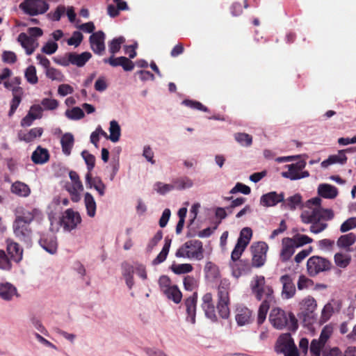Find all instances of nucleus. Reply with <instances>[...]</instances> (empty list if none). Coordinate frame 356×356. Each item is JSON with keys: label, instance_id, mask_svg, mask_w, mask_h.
Instances as JSON below:
<instances>
[{"label": "nucleus", "instance_id": "nucleus-25", "mask_svg": "<svg viewBox=\"0 0 356 356\" xmlns=\"http://www.w3.org/2000/svg\"><path fill=\"white\" fill-rule=\"evenodd\" d=\"M232 275L238 277L242 275L248 274L251 270V266L246 260H239L232 265Z\"/></svg>", "mask_w": 356, "mask_h": 356}, {"label": "nucleus", "instance_id": "nucleus-4", "mask_svg": "<svg viewBox=\"0 0 356 356\" xmlns=\"http://www.w3.org/2000/svg\"><path fill=\"white\" fill-rule=\"evenodd\" d=\"M250 286L252 294L258 300L271 299L273 289L266 284L265 277L263 275H255L251 280Z\"/></svg>", "mask_w": 356, "mask_h": 356}, {"label": "nucleus", "instance_id": "nucleus-26", "mask_svg": "<svg viewBox=\"0 0 356 356\" xmlns=\"http://www.w3.org/2000/svg\"><path fill=\"white\" fill-rule=\"evenodd\" d=\"M318 194L326 199H334L338 195V189L334 186L328 184H319Z\"/></svg>", "mask_w": 356, "mask_h": 356}, {"label": "nucleus", "instance_id": "nucleus-52", "mask_svg": "<svg viewBox=\"0 0 356 356\" xmlns=\"http://www.w3.org/2000/svg\"><path fill=\"white\" fill-rule=\"evenodd\" d=\"M325 344L317 339L312 341L309 350L312 356H321V353Z\"/></svg>", "mask_w": 356, "mask_h": 356}, {"label": "nucleus", "instance_id": "nucleus-36", "mask_svg": "<svg viewBox=\"0 0 356 356\" xmlns=\"http://www.w3.org/2000/svg\"><path fill=\"white\" fill-rule=\"evenodd\" d=\"M337 305V302L334 300H332L325 305L321 316V322H327L332 316L334 312V307Z\"/></svg>", "mask_w": 356, "mask_h": 356}, {"label": "nucleus", "instance_id": "nucleus-44", "mask_svg": "<svg viewBox=\"0 0 356 356\" xmlns=\"http://www.w3.org/2000/svg\"><path fill=\"white\" fill-rule=\"evenodd\" d=\"M234 136L236 141L243 147H250L252 144V137L248 134L238 132Z\"/></svg>", "mask_w": 356, "mask_h": 356}, {"label": "nucleus", "instance_id": "nucleus-32", "mask_svg": "<svg viewBox=\"0 0 356 356\" xmlns=\"http://www.w3.org/2000/svg\"><path fill=\"white\" fill-rule=\"evenodd\" d=\"M74 138L71 133L64 134L60 138L62 152L65 156H70L74 147Z\"/></svg>", "mask_w": 356, "mask_h": 356}, {"label": "nucleus", "instance_id": "nucleus-27", "mask_svg": "<svg viewBox=\"0 0 356 356\" xmlns=\"http://www.w3.org/2000/svg\"><path fill=\"white\" fill-rule=\"evenodd\" d=\"M92 54L88 51H85L81 54H76L75 52L70 53V61L71 64L81 67L90 59Z\"/></svg>", "mask_w": 356, "mask_h": 356}, {"label": "nucleus", "instance_id": "nucleus-18", "mask_svg": "<svg viewBox=\"0 0 356 356\" xmlns=\"http://www.w3.org/2000/svg\"><path fill=\"white\" fill-rule=\"evenodd\" d=\"M40 246L48 253L54 254L57 252L58 243L55 235L43 236L39 241Z\"/></svg>", "mask_w": 356, "mask_h": 356}, {"label": "nucleus", "instance_id": "nucleus-5", "mask_svg": "<svg viewBox=\"0 0 356 356\" xmlns=\"http://www.w3.org/2000/svg\"><path fill=\"white\" fill-rule=\"evenodd\" d=\"M334 217L331 209H324L321 207L309 208L302 211L300 215L302 221L306 224H311L317 220H331Z\"/></svg>", "mask_w": 356, "mask_h": 356}, {"label": "nucleus", "instance_id": "nucleus-1", "mask_svg": "<svg viewBox=\"0 0 356 356\" xmlns=\"http://www.w3.org/2000/svg\"><path fill=\"white\" fill-rule=\"evenodd\" d=\"M269 320L277 329H282L285 326L291 331L295 332L298 329V321L296 316L286 312L280 308H273L270 313Z\"/></svg>", "mask_w": 356, "mask_h": 356}, {"label": "nucleus", "instance_id": "nucleus-40", "mask_svg": "<svg viewBox=\"0 0 356 356\" xmlns=\"http://www.w3.org/2000/svg\"><path fill=\"white\" fill-rule=\"evenodd\" d=\"M335 264L341 268H346L351 261V257L348 254L337 252L334 257Z\"/></svg>", "mask_w": 356, "mask_h": 356}, {"label": "nucleus", "instance_id": "nucleus-21", "mask_svg": "<svg viewBox=\"0 0 356 356\" xmlns=\"http://www.w3.org/2000/svg\"><path fill=\"white\" fill-rule=\"evenodd\" d=\"M197 299V296L195 293L192 296L188 298L185 301L186 312L188 314L186 321L191 322L192 324H195V323Z\"/></svg>", "mask_w": 356, "mask_h": 356}, {"label": "nucleus", "instance_id": "nucleus-49", "mask_svg": "<svg viewBox=\"0 0 356 356\" xmlns=\"http://www.w3.org/2000/svg\"><path fill=\"white\" fill-rule=\"evenodd\" d=\"M204 271L207 277L211 279H216L219 276V270L218 266L211 261H207L204 267Z\"/></svg>", "mask_w": 356, "mask_h": 356}, {"label": "nucleus", "instance_id": "nucleus-55", "mask_svg": "<svg viewBox=\"0 0 356 356\" xmlns=\"http://www.w3.org/2000/svg\"><path fill=\"white\" fill-rule=\"evenodd\" d=\"M252 235V229L249 227H244L242 229L240 233V236L238 238L237 241H241L240 243L243 246H247L249 243L250 238Z\"/></svg>", "mask_w": 356, "mask_h": 356}, {"label": "nucleus", "instance_id": "nucleus-53", "mask_svg": "<svg viewBox=\"0 0 356 356\" xmlns=\"http://www.w3.org/2000/svg\"><path fill=\"white\" fill-rule=\"evenodd\" d=\"M24 76L26 81L31 84L35 85L38 82L36 69L33 65H31L26 68Z\"/></svg>", "mask_w": 356, "mask_h": 356}, {"label": "nucleus", "instance_id": "nucleus-41", "mask_svg": "<svg viewBox=\"0 0 356 356\" xmlns=\"http://www.w3.org/2000/svg\"><path fill=\"white\" fill-rule=\"evenodd\" d=\"M38 40L33 37H29L24 33V49H25L27 54H31L38 47Z\"/></svg>", "mask_w": 356, "mask_h": 356}, {"label": "nucleus", "instance_id": "nucleus-35", "mask_svg": "<svg viewBox=\"0 0 356 356\" xmlns=\"http://www.w3.org/2000/svg\"><path fill=\"white\" fill-rule=\"evenodd\" d=\"M84 204L87 215L94 218L96 215L97 204L94 197L90 193H86L84 195Z\"/></svg>", "mask_w": 356, "mask_h": 356}, {"label": "nucleus", "instance_id": "nucleus-37", "mask_svg": "<svg viewBox=\"0 0 356 356\" xmlns=\"http://www.w3.org/2000/svg\"><path fill=\"white\" fill-rule=\"evenodd\" d=\"M109 136L106 138L109 139L113 143L119 141L121 136V128L116 120H111L109 127Z\"/></svg>", "mask_w": 356, "mask_h": 356}, {"label": "nucleus", "instance_id": "nucleus-24", "mask_svg": "<svg viewBox=\"0 0 356 356\" xmlns=\"http://www.w3.org/2000/svg\"><path fill=\"white\" fill-rule=\"evenodd\" d=\"M86 183L90 188H94L100 196L105 194L106 185L99 177L92 178L91 173L88 172L86 175Z\"/></svg>", "mask_w": 356, "mask_h": 356}, {"label": "nucleus", "instance_id": "nucleus-12", "mask_svg": "<svg viewBox=\"0 0 356 356\" xmlns=\"http://www.w3.org/2000/svg\"><path fill=\"white\" fill-rule=\"evenodd\" d=\"M105 34L103 31H99L93 33L89 38L90 48L95 54L102 55L105 51Z\"/></svg>", "mask_w": 356, "mask_h": 356}, {"label": "nucleus", "instance_id": "nucleus-39", "mask_svg": "<svg viewBox=\"0 0 356 356\" xmlns=\"http://www.w3.org/2000/svg\"><path fill=\"white\" fill-rule=\"evenodd\" d=\"M163 293L168 299L172 300L176 304L179 303L181 300L182 294L176 285L165 289Z\"/></svg>", "mask_w": 356, "mask_h": 356}, {"label": "nucleus", "instance_id": "nucleus-10", "mask_svg": "<svg viewBox=\"0 0 356 356\" xmlns=\"http://www.w3.org/2000/svg\"><path fill=\"white\" fill-rule=\"evenodd\" d=\"M252 252V266L259 268L266 261L268 245L264 242H259L251 247Z\"/></svg>", "mask_w": 356, "mask_h": 356}, {"label": "nucleus", "instance_id": "nucleus-42", "mask_svg": "<svg viewBox=\"0 0 356 356\" xmlns=\"http://www.w3.org/2000/svg\"><path fill=\"white\" fill-rule=\"evenodd\" d=\"M42 212L38 209H32L24 212V223H30L33 220L39 222L42 219Z\"/></svg>", "mask_w": 356, "mask_h": 356}, {"label": "nucleus", "instance_id": "nucleus-56", "mask_svg": "<svg viewBox=\"0 0 356 356\" xmlns=\"http://www.w3.org/2000/svg\"><path fill=\"white\" fill-rule=\"evenodd\" d=\"M291 239L294 242L297 248L313 241L312 238L303 234H296Z\"/></svg>", "mask_w": 356, "mask_h": 356}, {"label": "nucleus", "instance_id": "nucleus-60", "mask_svg": "<svg viewBox=\"0 0 356 356\" xmlns=\"http://www.w3.org/2000/svg\"><path fill=\"white\" fill-rule=\"evenodd\" d=\"M175 184L177 189L184 190L191 188L193 186V181L190 178L185 177L177 180Z\"/></svg>", "mask_w": 356, "mask_h": 356}, {"label": "nucleus", "instance_id": "nucleus-31", "mask_svg": "<svg viewBox=\"0 0 356 356\" xmlns=\"http://www.w3.org/2000/svg\"><path fill=\"white\" fill-rule=\"evenodd\" d=\"M49 159V154L47 149L38 146L32 153L31 160L35 164H44Z\"/></svg>", "mask_w": 356, "mask_h": 356}, {"label": "nucleus", "instance_id": "nucleus-63", "mask_svg": "<svg viewBox=\"0 0 356 356\" xmlns=\"http://www.w3.org/2000/svg\"><path fill=\"white\" fill-rule=\"evenodd\" d=\"M356 227V217H351L344 221L341 227V232H346Z\"/></svg>", "mask_w": 356, "mask_h": 356}, {"label": "nucleus", "instance_id": "nucleus-48", "mask_svg": "<svg viewBox=\"0 0 356 356\" xmlns=\"http://www.w3.org/2000/svg\"><path fill=\"white\" fill-rule=\"evenodd\" d=\"M84 115H84L83 110L78 106L73 107L71 109H67L65 111V116L68 119L72 120H80V119L83 118L84 117Z\"/></svg>", "mask_w": 356, "mask_h": 356}, {"label": "nucleus", "instance_id": "nucleus-62", "mask_svg": "<svg viewBox=\"0 0 356 356\" xmlns=\"http://www.w3.org/2000/svg\"><path fill=\"white\" fill-rule=\"evenodd\" d=\"M240 243L241 241H237L234 250L232 252L231 258L233 261L235 263L239 261V258L243 253V252L245 250L246 246H243Z\"/></svg>", "mask_w": 356, "mask_h": 356}, {"label": "nucleus", "instance_id": "nucleus-50", "mask_svg": "<svg viewBox=\"0 0 356 356\" xmlns=\"http://www.w3.org/2000/svg\"><path fill=\"white\" fill-rule=\"evenodd\" d=\"M102 136L104 138L108 137V134L105 132L100 125H98L95 130L92 132L90 137V143H92L96 147L98 146L99 141V136Z\"/></svg>", "mask_w": 356, "mask_h": 356}, {"label": "nucleus", "instance_id": "nucleus-38", "mask_svg": "<svg viewBox=\"0 0 356 356\" xmlns=\"http://www.w3.org/2000/svg\"><path fill=\"white\" fill-rule=\"evenodd\" d=\"M171 245V240L165 238V243L161 251L156 256V257L152 261V264L156 266L163 263L167 258V256L170 251Z\"/></svg>", "mask_w": 356, "mask_h": 356}, {"label": "nucleus", "instance_id": "nucleus-30", "mask_svg": "<svg viewBox=\"0 0 356 356\" xmlns=\"http://www.w3.org/2000/svg\"><path fill=\"white\" fill-rule=\"evenodd\" d=\"M115 5L109 4L107 6V14L111 17H117L120 11L128 10L129 9L127 3L123 0H113Z\"/></svg>", "mask_w": 356, "mask_h": 356}, {"label": "nucleus", "instance_id": "nucleus-22", "mask_svg": "<svg viewBox=\"0 0 356 356\" xmlns=\"http://www.w3.org/2000/svg\"><path fill=\"white\" fill-rule=\"evenodd\" d=\"M296 248H297L291 238H284L282 239V248L280 253L282 261H286L289 260L295 252Z\"/></svg>", "mask_w": 356, "mask_h": 356}, {"label": "nucleus", "instance_id": "nucleus-19", "mask_svg": "<svg viewBox=\"0 0 356 356\" xmlns=\"http://www.w3.org/2000/svg\"><path fill=\"white\" fill-rule=\"evenodd\" d=\"M295 345L290 334H283L277 339L275 350L277 353H284Z\"/></svg>", "mask_w": 356, "mask_h": 356}, {"label": "nucleus", "instance_id": "nucleus-11", "mask_svg": "<svg viewBox=\"0 0 356 356\" xmlns=\"http://www.w3.org/2000/svg\"><path fill=\"white\" fill-rule=\"evenodd\" d=\"M280 282L282 285V297L283 299L292 298L296 292L293 278L289 275H284L280 277Z\"/></svg>", "mask_w": 356, "mask_h": 356}, {"label": "nucleus", "instance_id": "nucleus-54", "mask_svg": "<svg viewBox=\"0 0 356 356\" xmlns=\"http://www.w3.org/2000/svg\"><path fill=\"white\" fill-rule=\"evenodd\" d=\"M162 231H158L154 236L149 241L146 246L147 253H151L154 248L157 245L158 243L162 239Z\"/></svg>", "mask_w": 356, "mask_h": 356}, {"label": "nucleus", "instance_id": "nucleus-8", "mask_svg": "<svg viewBox=\"0 0 356 356\" xmlns=\"http://www.w3.org/2000/svg\"><path fill=\"white\" fill-rule=\"evenodd\" d=\"M81 222V217L79 213L72 209L65 210L60 220V225L66 232L76 229Z\"/></svg>", "mask_w": 356, "mask_h": 356}, {"label": "nucleus", "instance_id": "nucleus-15", "mask_svg": "<svg viewBox=\"0 0 356 356\" xmlns=\"http://www.w3.org/2000/svg\"><path fill=\"white\" fill-rule=\"evenodd\" d=\"M283 200V192L277 193L276 191H271L262 195L260 197V204L264 207H273L282 204Z\"/></svg>", "mask_w": 356, "mask_h": 356}, {"label": "nucleus", "instance_id": "nucleus-47", "mask_svg": "<svg viewBox=\"0 0 356 356\" xmlns=\"http://www.w3.org/2000/svg\"><path fill=\"white\" fill-rule=\"evenodd\" d=\"M271 299H264L259 306L258 311V324H262L266 318V314L269 309V301Z\"/></svg>", "mask_w": 356, "mask_h": 356}, {"label": "nucleus", "instance_id": "nucleus-23", "mask_svg": "<svg viewBox=\"0 0 356 356\" xmlns=\"http://www.w3.org/2000/svg\"><path fill=\"white\" fill-rule=\"evenodd\" d=\"M346 150H339L337 154L330 155L326 160L321 162V167L326 168L329 165L336 163L341 165L345 164L348 159L346 156Z\"/></svg>", "mask_w": 356, "mask_h": 356}, {"label": "nucleus", "instance_id": "nucleus-13", "mask_svg": "<svg viewBox=\"0 0 356 356\" xmlns=\"http://www.w3.org/2000/svg\"><path fill=\"white\" fill-rule=\"evenodd\" d=\"M302 206V197L300 193H296L285 198L283 193V200L280 209L283 211H295Z\"/></svg>", "mask_w": 356, "mask_h": 356}, {"label": "nucleus", "instance_id": "nucleus-9", "mask_svg": "<svg viewBox=\"0 0 356 356\" xmlns=\"http://www.w3.org/2000/svg\"><path fill=\"white\" fill-rule=\"evenodd\" d=\"M49 6L46 0H25L24 1V12L30 15H38L45 13Z\"/></svg>", "mask_w": 356, "mask_h": 356}, {"label": "nucleus", "instance_id": "nucleus-43", "mask_svg": "<svg viewBox=\"0 0 356 356\" xmlns=\"http://www.w3.org/2000/svg\"><path fill=\"white\" fill-rule=\"evenodd\" d=\"M14 212L16 218L13 222V230L15 235L19 236L22 235V216L20 215L22 213L21 207L17 208Z\"/></svg>", "mask_w": 356, "mask_h": 356}, {"label": "nucleus", "instance_id": "nucleus-58", "mask_svg": "<svg viewBox=\"0 0 356 356\" xmlns=\"http://www.w3.org/2000/svg\"><path fill=\"white\" fill-rule=\"evenodd\" d=\"M326 220H317L311 223L309 231L313 234H319L327 227V224L325 222Z\"/></svg>", "mask_w": 356, "mask_h": 356}, {"label": "nucleus", "instance_id": "nucleus-57", "mask_svg": "<svg viewBox=\"0 0 356 356\" xmlns=\"http://www.w3.org/2000/svg\"><path fill=\"white\" fill-rule=\"evenodd\" d=\"M125 41L123 37H119L117 38H114L111 40V42L108 44V49L111 54L113 55L118 53L121 47V44L124 43Z\"/></svg>", "mask_w": 356, "mask_h": 356}, {"label": "nucleus", "instance_id": "nucleus-46", "mask_svg": "<svg viewBox=\"0 0 356 356\" xmlns=\"http://www.w3.org/2000/svg\"><path fill=\"white\" fill-rule=\"evenodd\" d=\"M170 269L174 273L181 275L191 272L193 268L190 264H172Z\"/></svg>", "mask_w": 356, "mask_h": 356}, {"label": "nucleus", "instance_id": "nucleus-29", "mask_svg": "<svg viewBox=\"0 0 356 356\" xmlns=\"http://www.w3.org/2000/svg\"><path fill=\"white\" fill-rule=\"evenodd\" d=\"M42 111L43 109L40 105H33L27 115L24 117V124L30 126L35 120L41 118Z\"/></svg>", "mask_w": 356, "mask_h": 356}, {"label": "nucleus", "instance_id": "nucleus-17", "mask_svg": "<svg viewBox=\"0 0 356 356\" xmlns=\"http://www.w3.org/2000/svg\"><path fill=\"white\" fill-rule=\"evenodd\" d=\"M114 55L111 56L108 58H104V62L105 63H108L113 67L122 66L124 70L125 71H131L134 65L131 60L124 56H120L118 58H114Z\"/></svg>", "mask_w": 356, "mask_h": 356}, {"label": "nucleus", "instance_id": "nucleus-28", "mask_svg": "<svg viewBox=\"0 0 356 356\" xmlns=\"http://www.w3.org/2000/svg\"><path fill=\"white\" fill-rule=\"evenodd\" d=\"M356 242V235L354 233H348L341 235L337 241V245L341 249L350 252V247Z\"/></svg>", "mask_w": 356, "mask_h": 356}, {"label": "nucleus", "instance_id": "nucleus-59", "mask_svg": "<svg viewBox=\"0 0 356 356\" xmlns=\"http://www.w3.org/2000/svg\"><path fill=\"white\" fill-rule=\"evenodd\" d=\"M81 156L86 162L88 172H90V171L94 168L95 165V156L91 154L86 150H83L81 152Z\"/></svg>", "mask_w": 356, "mask_h": 356}, {"label": "nucleus", "instance_id": "nucleus-64", "mask_svg": "<svg viewBox=\"0 0 356 356\" xmlns=\"http://www.w3.org/2000/svg\"><path fill=\"white\" fill-rule=\"evenodd\" d=\"M58 44L54 41L49 40L42 48V51L46 54L51 55L58 49Z\"/></svg>", "mask_w": 356, "mask_h": 356}, {"label": "nucleus", "instance_id": "nucleus-2", "mask_svg": "<svg viewBox=\"0 0 356 356\" xmlns=\"http://www.w3.org/2000/svg\"><path fill=\"white\" fill-rule=\"evenodd\" d=\"M178 258L201 260L203 259L202 243L199 240H190L184 243L175 253Z\"/></svg>", "mask_w": 356, "mask_h": 356}, {"label": "nucleus", "instance_id": "nucleus-33", "mask_svg": "<svg viewBox=\"0 0 356 356\" xmlns=\"http://www.w3.org/2000/svg\"><path fill=\"white\" fill-rule=\"evenodd\" d=\"M17 295L16 288L9 282L0 283V298L4 300H10Z\"/></svg>", "mask_w": 356, "mask_h": 356}, {"label": "nucleus", "instance_id": "nucleus-45", "mask_svg": "<svg viewBox=\"0 0 356 356\" xmlns=\"http://www.w3.org/2000/svg\"><path fill=\"white\" fill-rule=\"evenodd\" d=\"M43 133V129L41 127H35L31 129L26 134H24V141L31 143L40 138Z\"/></svg>", "mask_w": 356, "mask_h": 356}, {"label": "nucleus", "instance_id": "nucleus-7", "mask_svg": "<svg viewBox=\"0 0 356 356\" xmlns=\"http://www.w3.org/2000/svg\"><path fill=\"white\" fill-rule=\"evenodd\" d=\"M332 267L331 262L325 258L313 256L307 262V271L309 275L315 276L321 272L329 270Z\"/></svg>", "mask_w": 356, "mask_h": 356}, {"label": "nucleus", "instance_id": "nucleus-51", "mask_svg": "<svg viewBox=\"0 0 356 356\" xmlns=\"http://www.w3.org/2000/svg\"><path fill=\"white\" fill-rule=\"evenodd\" d=\"M44 72L46 76L52 81H63L64 80V75L62 72L54 67H50Z\"/></svg>", "mask_w": 356, "mask_h": 356}, {"label": "nucleus", "instance_id": "nucleus-3", "mask_svg": "<svg viewBox=\"0 0 356 356\" xmlns=\"http://www.w3.org/2000/svg\"><path fill=\"white\" fill-rule=\"evenodd\" d=\"M230 282L227 279H222L220 280L218 288V305L217 309L218 311L219 315L222 318H227L229 316V289Z\"/></svg>", "mask_w": 356, "mask_h": 356}, {"label": "nucleus", "instance_id": "nucleus-20", "mask_svg": "<svg viewBox=\"0 0 356 356\" xmlns=\"http://www.w3.org/2000/svg\"><path fill=\"white\" fill-rule=\"evenodd\" d=\"M300 309L304 315L308 317H314V313L317 307L316 300L312 296H307L300 303Z\"/></svg>", "mask_w": 356, "mask_h": 356}, {"label": "nucleus", "instance_id": "nucleus-34", "mask_svg": "<svg viewBox=\"0 0 356 356\" xmlns=\"http://www.w3.org/2000/svg\"><path fill=\"white\" fill-rule=\"evenodd\" d=\"M7 252L10 259L19 262L22 258V250L20 252L19 244L10 240L6 241Z\"/></svg>", "mask_w": 356, "mask_h": 356}, {"label": "nucleus", "instance_id": "nucleus-61", "mask_svg": "<svg viewBox=\"0 0 356 356\" xmlns=\"http://www.w3.org/2000/svg\"><path fill=\"white\" fill-rule=\"evenodd\" d=\"M334 241L324 238L318 241V247L321 250L331 252L334 246Z\"/></svg>", "mask_w": 356, "mask_h": 356}, {"label": "nucleus", "instance_id": "nucleus-6", "mask_svg": "<svg viewBox=\"0 0 356 356\" xmlns=\"http://www.w3.org/2000/svg\"><path fill=\"white\" fill-rule=\"evenodd\" d=\"M305 166L306 162L305 161H299L295 163L286 165L285 168H286L288 170L282 172L281 175L283 177L291 181L308 177L309 176V172L306 170L302 171Z\"/></svg>", "mask_w": 356, "mask_h": 356}, {"label": "nucleus", "instance_id": "nucleus-14", "mask_svg": "<svg viewBox=\"0 0 356 356\" xmlns=\"http://www.w3.org/2000/svg\"><path fill=\"white\" fill-rule=\"evenodd\" d=\"M235 319L239 326L248 325L252 320V312L243 305H237L235 310Z\"/></svg>", "mask_w": 356, "mask_h": 356}, {"label": "nucleus", "instance_id": "nucleus-16", "mask_svg": "<svg viewBox=\"0 0 356 356\" xmlns=\"http://www.w3.org/2000/svg\"><path fill=\"white\" fill-rule=\"evenodd\" d=\"M212 295L210 293L204 294L202 297V308L207 318L212 321H216L215 307L213 304Z\"/></svg>", "mask_w": 356, "mask_h": 356}]
</instances>
